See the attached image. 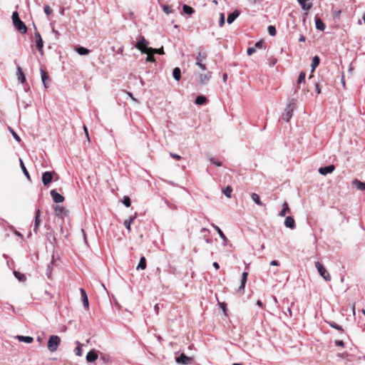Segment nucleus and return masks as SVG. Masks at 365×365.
Segmentation results:
<instances>
[{"mask_svg":"<svg viewBox=\"0 0 365 365\" xmlns=\"http://www.w3.org/2000/svg\"><path fill=\"white\" fill-rule=\"evenodd\" d=\"M12 21L15 28L21 33L26 34L27 31V27L26 24L20 19L19 13L14 11L12 14Z\"/></svg>","mask_w":365,"mask_h":365,"instance_id":"f257e3e1","label":"nucleus"},{"mask_svg":"<svg viewBox=\"0 0 365 365\" xmlns=\"http://www.w3.org/2000/svg\"><path fill=\"white\" fill-rule=\"evenodd\" d=\"M295 108V103L294 102V100L292 99L289 101L288 105L287 106L284 112L283 113L282 115V118L288 122L291 119L293 113V110Z\"/></svg>","mask_w":365,"mask_h":365,"instance_id":"f03ea898","label":"nucleus"},{"mask_svg":"<svg viewBox=\"0 0 365 365\" xmlns=\"http://www.w3.org/2000/svg\"><path fill=\"white\" fill-rule=\"evenodd\" d=\"M61 342V339L58 336L52 335L48 341V349L51 351H56L58 347V345Z\"/></svg>","mask_w":365,"mask_h":365,"instance_id":"7ed1b4c3","label":"nucleus"},{"mask_svg":"<svg viewBox=\"0 0 365 365\" xmlns=\"http://www.w3.org/2000/svg\"><path fill=\"white\" fill-rule=\"evenodd\" d=\"M148 41L143 36H140V39L136 43L135 47L141 53H147L150 48L148 46Z\"/></svg>","mask_w":365,"mask_h":365,"instance_id":"20e7f679","label":"nucleus"},{"mask_svg":"<svg viewBox=\"0 0 365 365\" xmlns=\"http://www.w3.org/2000/svg\"><path fill=\"white\" fill-rule=\"evenodd\" d=\"M315 267L317 269L319 274L324 278L325 281L329 282L331 280V276L329 273L327 272L322 264H321L319 262H316Z\"/></svg>","mask_w":365,"mask_h":365,"instance_id":"39448f33","label":"nucleus"},{"mask_svg":"<svg viewBox=\"0 0 365 365\" xmlns=\"http://www.w3.org/2000/svg\"><path fill=\"white\" fill-rule=\"evenodd\" d=\"M207 56V55L205 51H200L196 56L197 61L195 63V65L203 71L207 70L206 66L202 63V61L206 59Z\"/></svg>","mask_w":365,"mask_h":365,"instance_id":"423d86ee","label":"nucleus"},{"mask_svg":"<svg viewBox=\"0 0 365 365\" xmlns=\"http://www.w3.org/2000/svg\"><path fill=\"white\" fill-rule=\"evenodd\" d=\"M54 212L56 216L58 217H64L68 215V211L63 206L55 205L53 207Z\"/></svg>","mask_w":365,"mask_h":365,"instance_id":"0eeeda50","label":"nucleus"},{"mask_svg":"<svg viewBox=\"0 0 365 365\" xmlns=\"http://www.w3.org/2000/svg\"><path fill=\"white\" fill-rule=\"evenodd\" d=\"M34 38L36 41V46L37 49L43 53V42L39 32L36 31L34 34Z\"/></svg>","mask_w":365,"mask_h":365,"instance_id":"6e6552de","label":"nucleus"},{"mask_svg":"<svg viewBox=\"0 0 365 365\" xmlns=\"http://www.w3.org/2000/svg\"><path fill=\"white\" fill-rule=\"evenodd\" d=\"M176 362L178 364H182L185 365H187L191 364L192 358L187 356L184 354H181L178 357L176 358Z\"/></svg>","mask_w":365,"mask_h":365,"instance_id":"1a4fd4ad","label":"nucleus"},{"mask_svg":"<svg viewBox=\"0 0 365 365\" xmlns=\"http://www.w3.org/2000/svg\"><path fill=\"white\" fill-rule=\"evenodd\" d=\"M50 193L55 202L61 203L64 201V197L62 195L57 192L56 190H51Z\"/></svg>","mask_w":365,"mask_h":365,"instance_id":"9d476101","label":"nucleus"},{"mask_svg":"<svg viewBox=\"0 0 365 365\" xmlns=\"http://www.w3.org/2000/svg\"><path fill=\"white\" fill-rule=\"evenodd\" d=\"M53 179V174L51 172L46 171L42 175V182L44 185H48Z\"/></svg>","mask_w":365,"mask_h":365,"instance_id":"9b49d317","label":"nucleus"},{"mask_svg":"<svg viewBox=\"0 0 365 365\" xmlns=\"http://www.w3.org/2000/svg\"><path fill=\"white\" fill-rule=\"evenodd\" d=\"M335 168L333 165H330L325 167H322L319 169V173L322 175H326L329 173H331L334 170Z\"/></svg>","mask_w":365,"mask_h":365,"instance_id":"f8f14e48","label":"nucleus"},{"mask_svg":"<svg viewBox=\"0 0 365 365\" xmlns=\"http://www.w3.org/2000/svg\"><path fill=\"white\" fill-rule=\"evenodd\" d=\"M284 225L290 229H294L295 228V221L294 218L291 216H288L284 220Z\"/></svg>","mask_w":365,"mask_h":365,"instance_id":"ddd939ff","label":"nucleus"},{"mask_svg":"<svg viewBox=\"0 0 365 365\" xmlns=\"http://www.w3.org/2000/svg\"><path fill=\"white\" fill-rule=\"evenodd\" d=\"M211 76H212V73L210 71H208L205 74H200L199 76L200 83L203 85L206 84L210 81Z\"/></svg>","mask_w":365,"mask_h":365,"instance_id":"4468645a","label":"nucleus"},{"mask_svg":"<svg viewBox=\"0 0 365 365\" xmlns=\"http://www.w3.org/2000/svg\"><path fill=\"white\" fill-rule=\"evenodd\" d=\"M40 210H37L35 213V222H34V232L36 234L38 232V227L41 224V220L39 219L40 217Z\"/></svg>","mask_w":365,"mask_h":365,"instance_id":"2eb2a0df","label":"nucleus"},{"mask_svg":"<svg viewBox=\"0 0 365 365\" xmlns=\"http://www.w3.org/2000/svg\"><path fill=\"white\" fill-rule=\"evenodd\" d=\"M98 359V354L95 350H91L86 354V360L88 362H93Z\"/></svg>","mask_w":365,"mask_h":365,"instance_id":"dca6fc26","label":"nucleus"},{"mask_svg":"<svg viewBox=\"0 0 365 365\" xmlns=\"http://www.w3.org/2000/svg\"><path fill=\"white\" fill-rule=\"evenodd\" d=\"M80 292L81 294V298H82L83 307L85 308H88V306H89L88 299V296H87V294H86L85 289L83 288H81Z\"/></svg>","mask_w":365,"mask_h":365,"instance_id":"f3484780","label":"nucleus"},{"mask_svg":"<svg viewBox=\"0 0 365 365\" xmlns=\"http://www.w3.org/2000/svg\"><path fill=\"white\" fill-rule=\"evenodd\" d=\"M240 15V11L238 10H235L233 12L230 14L227 19V22L229 24H231Z\"/></svg>","mask_w":365,"mask_h":365,"instance_id":"a211bd4d","label":"nucleus"},{"mask_svg":"<svg viewBox=\"0 0 365 365\" xmlns=\"http://www.w3.org/2000/svg\"><path fill=\"white\" fill-rule=\"evenodd\" d=\"M16 338L19 341L25 342L26 344H31L34 341V338L29 336L18 335L16 336Z\"/></svg>","mask_w":365,"mask_h":365,"instance_id":"6ab92c4d","label":"nucleus"},{"mask_svg":"<svg viewBox=\"0 0 365 365\" xmlns=\"http://www.w3.org/2000/svg\"><path fill=\"white\" fill-rule=\"evenodd\" d=\"M136 213L134 215L130 216L128 219L125 220L123 222L124 226L128 230H130V225L136 218Z\"/></svg>","mask_w":365,"mask_h":365,"instance_id":"aec40b11","label":"nucleus"},{"mask_svg":"<svg viewBox=\"0 0 365 365\" xmlns=\"http://www.w3.org/2000/svg\"><path fill=\"white\" fill-rule=\"evenodd\" d=\"M212 227L217 232V233L220 235V238L223 240L224 245H226L227 239L226 236L225 235V234L223 233V232L220 230V228L218 226H217V225H215L214 224H212Z\"/></svg>","mask_w":365,"mask_h":365,"instance_id":"412c9836","label":"nucleus"},{"mask_svg":"<svg viewBox=\"0 0 365 365\" xmlns=\"http://www.w3.org/2000/svg\"><path fill=\"white\" fill-rule=\"evenodd\" d=\"M247 276H248V272H245L242 273V279H241V284L239 287L240 291L243 290L245 289V284H246L247 279Z\"/></svg>","mask_w":365,"mask_h":365,"instance_id":"4be33fe9","label":"nucleus"},{"mask_svg":"<svg viewBox=\"0 0 365 365\" xmlns=\"http://www.w3.org/2000/svg\"><path fill=\"white\" fill-rule=\"evenodd\" d=\"M75 50L79 55L81 56H86L90 53V51L88 48L82 46L76 47Z\"/></svg>","mask_w":365,"mask_h":365,"instance_id":"5701e85b","label":"nucleus"},{"mask_svg":"<svg viewBox=\"0 0 365 365\" xmlns=\"http://www.w3.org/2000/svg\"><path fill=\"white\" fill-rule=\"evenodd\" d=\"M287 212H289V207L288 203L287 202H284L282 204V210L279 212V216L284 217V216H285V215Z\"/></svg>","mask_w":365,"mask_h":365,"instance_id":"b1692460","label":"nucleus"},{"mask_svg":"<svg viewBox=\"0 0 365 365\" xmlns=\"http://www.w3.org/2000/svg\"><path fill=\"white\" fill-rule=\"evenodd\" d=\"M315 26L316 28L319 31H324L325 29V24L320 19H316Z\"/></svg>","mask_w":365,"mask_h":365,"instance_id":"393cba45","label":"nucleus"},{"mask_svg":"<svg viewBox=\"0 0 365 365\" xmlns=\"http://www.w3.org/2000/svg\"><path fill=\"white\" fill-rule=\"evenodd\" d=\"M252 200L256 203L257 205L263 206L264 204L262 202L259 196L257 193H252L251 195Z\"/></svg>","mask_w":365,"mask_h":365,"instance_id":"a878e982","label":"nucleus"},{"mask_svg":"<svg viewBox=\"0 0 365 365\" xmlns=\"http://www.w3.org/2000/svg\"><path fill=\"white\" fill-rule=\"evenodd\" d=\"M41 80L45 88H47L46 81L49 78V76L44 70L41 69Z\"/></svg>","mask_w":365,"mask_h":365,"instance_id":"bb28decb","label":"nucleus"},{"mask_svg":"<svg viewBox=\"0 0 365 365\" xmlns=\"http://www.w3.org/2000/svg\"><path fill=\"white\" fill-rule=\"evenodd\" d=\"M173 76L176 81H179L181 78V71L178 67H176L173 71Z\"/></svg>","mask_w":365,"mask_h":365,"instance_id":"cd10ccee","label":"nucleus"},{"mask_svg":"<svg viewBox=\"0 0 365 365\" xmlns=\"http://www.w3.org/2000/svg\"><path fill=\"white\" fill-rule=\"evenodd\" d=\"M353 184L356 186L358 190H365V182H360L358 180L353 181Z\"/></svg>","mask_w":365,"mask_h":365,"instance_id":"c85d7f7f","label":"nucleus"},{"mask_svg":"<svg viewBox=\"0 0 365 365\" xmlns=\"http://www.w3.org/2000/svg\"><path fill=\"white\" fill-rule=\"evenodd\" d=\"M320 59L318 56H314L312 62V71H313L319 64Z\"/></svg>","mask_w":365,"mask_h":365,"instance_id":"c756f323","label":"nucleus"},{"mask_svg":"<svg viewBox=\"0 0 365 365\" xmlns=\"http://www.w3.org/2000/svg\"><path fill=\"white\" fill-rule=\"evenodd\" d=\"M146 268V259L145 257H141L140 259V262L137 267V269H145Z\"/></svg>","mask_w":365,"mask_h":365,"instance_id":"7c9ffc66","label":"nucleus"},{"mask_svg":"<svg viewBox=\"0 0 365 365\" xmlns=\"http://www.w3.org/2000/svg\"><path fill=\"white\" fill-rule=\"evenodd\" d=\"M148 53H156V54H164V51H163V47L160 48H149L148 49Z\"/></svg>","mask_w":365,"mask_h":365,"instance_id":"2f4dec72","label":"nucleus"},{"mask_svg":"<svg viewBox=\"0 0 365 365\" xmlns=\"http://www.w3.org/2000/svg\"><path fill=\"white\" fill-rule=\"evenodd\" d=\"M183 11L189 15H191L195 13V10L190 6L187 4H184L182 6Z\"/></svg>","mask_w":365,"mask_h":365,"instance_id":"473e14b6","label":"nucleus"},{"mask_svg":"<svg viewBox=\"0 0 365 365\" xmlns=\"http://www.w3.org/2000/svg\"><path fill=\"white\" fill-rule=\"evenodd\" d=\"M207 98L204 96H198L195 99V103L197 105H203L205 103H206Z\"/></svg>","mask_w":365,"mask_h":365,"instance_id":"72a5a7b5","label":"nucleus"},{"mask_svg":"<svg viewBox=\"0 0 365 365\" xmlns=\"http://www.w3.org/2000/svg\"><path fill=\"white\" fill-rule=\"evenodd\" d=\"M232 192V188L230 186V185H227L224 190H223V193L225 194V195L228 197V198H230L231 197V194Z\"/></svg>","mask_w":365,"mask_h":365,"instance_id":"f704fd0d","label":"nucleus"},{"mask_svg":"<svg viewBox=\"0 0 365 365\" xmlns=\"http://www.w3.org/2000/svg\"><path fill=\"white\" fill-rule=\"evenodd\" d=\"M77 344L78 346L74 349V353L76 356H81L83 354L82 345L78 341H77Z\"/></svg>","mask_w":365,"mask_h":365,"instance_id":"c9c22d12","label":"nucleus"},{"mask_svg":"<svg viewBox=\"0 0 365 365\" xmlns=\"http://www.w3.org/2000/svg\"><path fill=\"white\" fill-rule=\"evenodd\" d=\"M20 163H21V168L22 169L24 174L29 180H31L29 173L28 170H26V168L24 164V162L21 159H20Z\"/></svg>","mask_w":365,"mask_h":365,"instance_id":"e433bc0d","label":"nucleus"},{"mask_svg":"<svg viewBox=\"0 0 365 365\" xmlns=\"http://www.w3.org/2000/svg\"><path fill=\"white\" fill-rule=\"evenodd\" d=\"M14 276L21 282L25 281L26 277L24 274L20 273L19 272L14 271Z\"/></svg>","mask_w":365,"mask_h":365,"instance_id":"4c0bfd02","label":"nucleus"},{"mask_svg":"<svg viewBox=\"0 0 365 365\" xmlns=\"http://www.w3.org/2000/svg\"><path fill=\"white\" fill-rule=\"evenodd\" d=\"M305 77H306V73L302 71L299 75L297 83H304Z\"/></svg>","mask_w":365,"mask_h":365,"instance_id":"58836bf2","label":"nucleus"},{"mask_svg":"<svg viewBox=\"0 0 365 365\" xmlns=\"http://www.w3.org/2000/svg\"><path fill=\"white\" fill-rule=\"evenodd\" d=\"M328 324H329L330 327H331L332 328H334V329H335L336 330L343 331V329H342L341 326L336 324L334 322H328Z\"/></svg>","mask_w":365,"mask_h":365,"instance_id":"ea45409f","label":"nucleus"},{"mask_svg":"<svg viewBox=\"0 0 365 365\" xmlns=\"http://www.w3.org/2000/svg\"><path fill=\"white\" fill-rule=\"evenodd\" d=\"M19 71V80L23 83L26 81L25 76L22 72L21 68H18Z\"/></svg>","mask_w":365,"mask_h":365,"instance_id":"a19ab883","label":"nucleus"},{"mask_svg":"<svg viewBox=\"0 0 365 365\" xmlns=\"http://www.w3.org/2000/svg\"><path fill=\"white\" fill-rule=\"evenodd\" d=\"M267 29H268V33L270 36H274L276 35L277 31H276V29L274 26H269Z\"/></svg>","mask_w":365,"mask_h":365,"instance_id":"79ce46f5","label":"nucleus"},{"mask_svg":"<svg viewBox=\"0 0 365 365\" xmlns=\"http://www.w3.org/2000/svg\"><path fill=\"white\" fill-rule=\"evenodd\" d=\"M123 203L127 207H129L131 205V201L129 197L125 196L123 197Z\"/></svg>","mask_w":365,"mask_h":365,"instance_id":"37998d69","label":"nucleus"},{"mask_svg":"<svg viewBox=\"0 0 365 365\" xmlns=\"http://www.w3.org/2000/svg\"><path fill=\"white\" fill-rule=\"evenodd\" d=\"M163 11L166 14H170L172 13V9L170 8V6H168V5H164L163 6Z\"/></svg>","mask_w":365,"mask_h":365,"instance_id":"c03bdc74","label":"nucleus"},{"mask_svg":"<svg viewBox=\"0 0 365 365\" xmlns=\"http://www.w3.org/2000/svg\"><path fill=\"white\" fill-rule=\"evenodd\" d=\"M43 9H44V12L46 13V14L47 16H49L52 13V11H53L51 8L48 5L44 6Z\"/></svg>","mask_w":365,"mask_h":365,"instance_id":"a18cd8bd","label":"nucleus"},{"mask_svg":"<svg viewBox=\"0 0 365 365\" xmlns=\"http://www.w3.org/2000/svg\"><path fill=\"white\" fill-rule=\"evenodd\" d=\"M147 54H148V56L146 58V61L154 62L155 61V57L153 56V53H147Z\"/></svg>","mask_w":365,"mask_h":365,"instance_id":"49530a36","label":"nucleus"},{"mask_svg":"<svg viewBox=\"0 0 365 365\" xmlns=\"http://www.w3.org/2000/svg\"><path fill=\"white\" fill-rule=\"evenodd\" d=\"M210 161L212 164L215 165L216 166L220 167V166H221V165H222V163H221L220 161H219V160H215V158H211L210 159Z\"/></svg>","mask_w":365,"mask_h":365,"instance_id":"de8ad7c7","label":"nucleus"},{"mask_svg":"<svg viewBox=\"0 0 365 365\" xmlns=\"http://www.w3.org/2000/svg\"><path fill=\"white\" fill-rule=\"evenodd\" d=\"M10 131L13 135V137L14 138V139L17 141V142H20L21 141V138L16 133V132L12 130V129H10Z\"/></svg>","mask_w":365,"mask_h":365,"instance_id":"09e8293b","label":"nucleus"},{"mask_svg":"<svg viewBox=\"0 0 365 365\" xmlns=\"http://www.w3.org/2000/svg\"><path fill=\"white\" fill-rule=\"evenodd\" d=\"M225 24V16L222 13L220 14V18L219 21V25L220 26H223Z\"/></svg>","mask_w":365,"mask_h":365,"instance_id":"8fccbe9b","label":"nucleus"},{"mask_svg":"<svg viewBox=\"0 0 365 365\" xmlns=\"http://www.w3.org/2000/svg\"><path fill=\"white\" fill-rule=\"evenodd\" d=\"M256 51L255 47H249L247 50V53L248 56L252 55Z\"/></svg>","mask_w":365,"mask_h":365,"instance_id":"3c124183","label":"nucleus"},{"mask_svg":"<svg viewBox=\"0 0 365 365\" xmlns=\"http://www.w3.org/2000/svg\"><path fill=\"white\" fill-rule=\"evenodd\" d=\"M263 45H264V41L262 40L261 41H257L255 45V48H262L263 47Z\"/></svg>","mask_w":365,"mask_h":365,"instance_id":"603ef678","label":"nucleus"},{"mask_svg":"<svg viewBox=\"0 0 365 365\" xmlns=\"http://www.w3.org/2000/svg\"><path fill=\"white\" fill-rule=\"evenodd\" d=\"M170 155L173 158H175L176 160H180L181 159V156L178 155V154H175V153H170Z\"/></svg>","mask_w":365,"mask_h":365,"instance_id":"864d4df0","label":"nucleus"},{"mask_svg":"<svg viewBox=\"0 0 365 365\" xmlns=\"http://www.w3.org/2000/svg\"><path fill=\"white\" fill-rule=\"evenodd\" d=\"M220 308L222 309L225 314H226V304L224 302L219 303Z\"/></svg>","mask_w":365,"mask_h":365,"instance_id":"5fc2aeb1","label":"nucleus"},{"mask_svg":"<svg viewBox=\"0 0 365 365\" xmlns=\"http://www.w3.org/2000/svg\"><path fill=\"white\" fill-rule=\"evenodd\" d=\"M52 32L54 34L56 38L58 39L59 38L60 33L53 28L52 29Z\"/></svg>","mask_w":365,"mask_h":365,"instance_id":"6e6d98bb","label":"nucleus"},{"mask_svg":"<svg viewBox=\"0 0 365 365\" xmlns=\"http://www.w3.org/2000/svg\"><path fill=\"white\" fill-rule=\"evenodd\" d=\"M270 265H272V266H279V263L277 260H272V261L270 262Z\"/></svg>","mask_w":365,"mask_h":365,"instance_id":"4d7b16f0","label":"nucleus"},{"mask_svg":"<svg viewBox=\"0 0 365 365\" xmlns=\"http://www.w3.org/2000/svg\"><path fill=\"white\" fill-rule=\"evenodd\" d=\"M83 130H84V132H85L88 139L89 140L88 128L86 125L83 126Z\"/></svg>","mask_w":365,"mask_h":365,"instance_id":"13d9d810","label":"nucleus"},{"mask_svg":"<svg viewBox=\"0 0 365 365\" xmlns=\"http://www.w3.org/2000/svg\"><path fill=\"white\" fill-rule=\"evenodd\" d=\"M212 266L216 269H218L220 268L219 264L217 262H214L212 264Z\"/></svg>","mask_w":365,"mask_h":365,"instance_id":"bf43d9fd","label":"nucleus"},{"mask_svg":"<svg viewBox=\"0 0 365 365\" xmlns=\"http://www.w3.org/2000/svg\"><path fill=\"white\" fill-rule=\"evenodd\" d=\"M336 344L337 346H344V342H343V341H336Z\"/></svg>","mask_w":365,"mask_h":365,"instance_id":"052dcab7","label":"nucleus"},{"mask_svg":"<svg viewBox=\"0 0 365 365\" xmlns=\"http://www.w3.org/2000/svg\"><path fill=\"white\" fill-rule=\"evenodd\" d=\"M316 91H317V93L318 94H319V93H321V89H320V88H319V84H317V83L316 84Z\"/></svg>","mask_w":365,"mask_h":365,"instance_id":"680f3d73","label":"nucleus"},{"mask_svg":"<svg viewBox=\"0 0 365 365\" xmlns=\"http://www.w3.org/2000/svg\"><path fill=\"white\" fill-rule=\"evenodd\" d=\"M277 63V59L274 58L270 63H269V66H274L275 65V63Z\"/></svg>","mask_w":365,"mask_h":365,"instance_id":"e2e57ef3","label":"nucleus"},{"mask_svg":"<svg viewBox=\"0 0 365 365\" xmlns=\"http://www.w3.org/2000/svg\"><path fill=\"white\" fill-rule=\"evenodd\" d=\"M299 41H301V42H304L305 41V37L304 36H301L299 38Z\"/></svg>","mask_w":365,"mask_h":365,"instance_id":"0e129e2a","label":"nucleus"},{"mask_svg":"<svg viewBox=\"0 0 365 365\" xmlns=\"http://www.w3.org/2000/svg\"><path fill=\"white\" fill-rule=\"evenodd\" d=\"M257 304L259 307H263V304H262V302L260 300H257Z\"/></svg>","mask_w":365,"mask_h":365,"instance_id":"69168bd1","label":"nucleus"},{"mask_svg":"<svg viewBox=\"0 0 365 365\" xmlns=\"http://www.w3.org/2000/svg\"><path fill=\"white\" fill-rule=\"evenodd\" d=\"M227 78V74H226V73H225V74L223 75V81H226Z\"/></svg>","mask_w":365,"mask_h":365,"instance_id":"338daca9","label":"nucleus"},{"mask_svg":"<svg viewBox=\"0 0 365 365\" xmlns=\"http://www.w3.org/2000/svg\"><path fill=\"white\" fill-rule=\"evenodd\" d=\"M232 365H243L242 364L234 363Z\"/></svg>","mask_w":365,"mask_h":365,"instance_id":"774afa93","label":"nucleus"}]
</instances>
